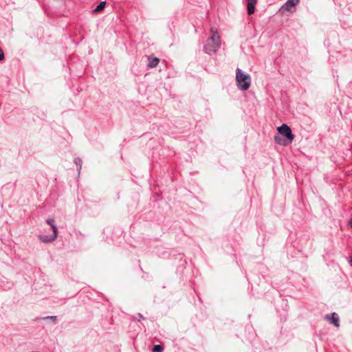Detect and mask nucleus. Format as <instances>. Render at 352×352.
I'll list each match as a JSON object with an SVG mask.
<instances>
[{
  "mask_svg": "<svg viewBox=\"0 0 352 352\" xmlns=\"http://www.w3.org/2000/svg\"><path fill=\"white\" fill-rule=\"evenodd\" d=\"M5 58L3 51L0 48V61L3 60Z\"/></svg>",
  "mask_w": 352,
  "mask_h": 352,
  "instance_id": "obj_15",
  "label": "nucleus"
},
{
  "mask_svg": "<svg viewBox=\"0 0 352 352\" xmlns=\"http://www.w3.org/2000/svg\"><path fill=\"white\" fill-rule=\"evenodd\" d=\"M105 6H106V1H101L97 6V7L95 9L93 10V12L94 13H96V12H101L102 10H104V8H105Z\"/></svg>",
  "mask_w": 352,
  "mask_h": 352,
  "instance_id": "obj_11",
  "label": "nucleus"
},
{
  "mask_svg": "<svg viewBox=\"0 0 352 352\" xmlns=\"http://www.w3.org/2000/svg\"><path fill=\"white\" fill-rule=\"evenodd\" d=\"M138 320L140 321L141 320H144V316L142 314H138Z\"/></svg>",
  "mask_w": 352,
  "mask_h": 352,
  "instance_id": "obj_16",
  "label": "nucleus"
},
{
  "mask_svg": "<svg viewBox=\"0 0 352 352\" xmlns=\"http://www.w3.org/2000/svg\"><path fill=\"white\" fill-rule=\"evenodd\" d=\"M164 347L161 344H155L153 346V352H162Z\"/></svg>",
  "mask_w": 352,
  "mask_h": 352,
  "instance_id": "obj_13",
  "label": "nucleus"
},
{
  "mask_svg": "<svg viewBox=\"0 0 352 352\" xmlns=\"http://www.w3.org/2000/svg\"><path fill=\"white\" fill-rule=\"evenodd\" d=\"M274 142L276 144L283 146L289 144V143H287V140L285 138H283V137L280 135V134L274 135Z\"/></svg>",
  "mask_w": 352,
  "mask_h": 352,
  "instance_id": "obj_8",
  "label": "nucleus"
},
{
  "mask_svg": "<svg viewBox=\"0 0 352 352\" xmlns=\"http://www.w3.org/2000/svg\"><path fill=\"white\" fill-rule=\"evenodd\" d=\"M148 62L147 66L151 68L156 67L160 62L159 58H157L156 57H153V58L148 57Z\"/></svg>",
  "mask_w": 352,
  "mask_h": 352,
  "instance_id": "obj_9",
  "label": "nucleus"
},
{
  "mask_svg": "<svg viewBox=\"0 0 352 352\" xmlns=\"http://www.w3.org/2000/svg\"><path fill=\"white\" fill-rule=\"evenodd\" d=\"M325 319L329 320L330 322L333 324L336 327L340 326V323H339L340 319H339L338 315L335 312L331 314L330 315H329V314L326 315Z\"/></svg>",
  "mask_w": 352,
  "mask_h": 352,
  "instance_id": "obj_5",
  "label": "nucleus"
},
{
  "mask_svg": "<svg viewBox=\"0 0 352 352\" xmlns=\"http://www.w3.org/2000/svg\"><path fill=\"white\" fill-rule=\"evenodd\" d=\"M56 318L57 317L56 316H50L43 317L42 319L43 320H50L54 321L56 320Z\"/></svg>",
  "mask_w": 352,
  "mask_h": 352,
  "instance_id": "obj_14",
  "label": "nucleus"
},
{
  "mask_svg": "<svg viewBox=\"0 0 352 352\" xmlns=\"http://www.w3.org/2000/svg\"><path fill=\"white\" fill-rule=\"evenodd\" d=\"M46 223L51 226V228H52L53 230V232L55 233V234H58V229H57V227L56 226L55 223H54V219H47L46 220Z\"/></svg>",
  "mask_w": 352,
  "mask_h": 352,
  "instance_id": "obj_10",
  "label": "nucleus"
},
{
  "mask_svg": "<svg viewBox=\"0 0 352 352\" xmlns=\"http://www.w3.org/2000/svg\"><path fill=\"white\" fill-rule=\"evenodd\" d=\"M277 130L278 133L287 140V143L291 144L292 142L294 135L292 133L290 127L287 124H283L277 128Z\"/></svg>",
  "mask_w": 352,
  "mask_h": 352,
  "instance_id": "obj_3",
  "label": "nucleus"
},
{
  "mask_svg": "<svg viewBox=\"0 0 352 352\" xmlns=\"http://www.w3.org/2000/svg\"><path fill=\"white\" fill-rule=\"evenodd\" d=\"M236 80L239 89L242 91H246L250 87V76L248 74L244 73L239 68H237L236 70Z\"/></svg>",
  "mask_w": 352,
  "mask_h": 352,
  "instance_id": "obj_2",
  "label": "nucleus"
},
{
  "mask_svg": "<svg viewBox=\"0 0 352 352\" xmlns=\"http://www.w3.org/2000/svg\"><path fill=\"white\" fill-rule=\"evenodd\" d=\"M257 0H247V12L251 15L255 12V6Z\"/></svg>",
  "mask_w": 352,
  "mask_h": 352,
  "instance_id": "obj_7",
  "label": "nucleus"
},
{
  "mask_svg": "<svg viewBox=\"0 0 352 352\" xmlns=\"http://www.w3.org/2000/svg\"><path fill=\"white\" fill-rule=\"evenodd\" d=\"M300 0H287L281 9L284 11L292 12V8H294Z\"/></svg>",
  "mask_w": 352,
  "mask_h": 352,
  "instance_id": "obj_4",
  "label": "nucleus"
},
{
  "mask_svg": "<svg viewBox=\"0 0 352 352\" xmlns=\"http://www.w3.org/2000/svg\"><path fill=\"white\" fill-rule=\"evenodd\" d=\"M210 32L212 35L208 38L204 46V52L209 55L214 54L221 45L220 36L217 31L214 30V28H211Z\"/></svg>",
  "mask_w": 352,
  "mask_h": 352,
  "instance_id": "obj_1",
  "label": "nucleus"
},
{
  "mask_svg": "<svg viewBox=\"0 0 352 352\" xmlns=\"http://www.w3.org/2000/svg\"><path fill=\"white\" fill-rule=\"evenodd\" d=\"M349 263H350V265L352 266V258H351V259L349 260Z\"/></svg>",
  "mask_w": 352,
  "mask_h": 352,
  "instance_id": "obj_18",
  "label": "nucleus"
},
{
  "mask_svg": "<svg viewBox=\"0 0 352 352\" xmlns=\"http://www.w3.org/2000/svg\"><path fill=\"white\" fill-rule=\"evenodd\" d=\"M57 237V234L53 232L52 235L41 234L38 236L40 241L44 243L53 242Z\"/></svg>",
  "mask_w": 352,
  "mask_h": 352,
  "instance_id": "obj_6",
  "label": "nucleus"
},
{
  "mask_svg": "<svg viewBox=\"0 0 352 352\" xmlns=\"http://www.w3.org/2000/svg\"><path fill=\"white\" fill-rule=\"evenodd\" d=\"M349 225L352 228V218L350 219Z\"/></svg>",
  "mask_w": 352,
  "mask_h": 352,
  "instance_id": "obj_17",
  "label": "nucleus"
},
{
  "mask_svg": "<svg viewBox=\"0 0 352 352\" xmlns=\"http://www.w3.org/2000/svg\"><path fill=\"white\" fill-rule=\"evenodd\" d=\"M74 163L76 165L78 174H80V170L82 168V161L80 157H76L74 159Z\"/></svg>",
  "mask_w": 352,
  "mask_h": 352,
  "instance_id": "obj_12",
  "label": "nucleus"
}]
</instances>
